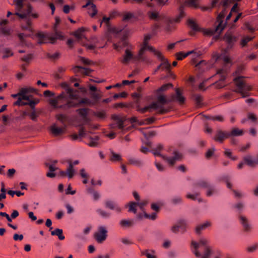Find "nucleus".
Masks as SVG:
<instances>
[{"mask_svg":"<svg viewBox=\"0 0 258 258\" xmlns=\"http://www.w3.org/2000/svg\"><path fill=\"white\" fill-rule=\"evenodd\" d=\"M113 119L116 121L115 126L118 129L123 131L124 130L123 120L118 116H114Z\"/></svg>","mask_w":258,"mask_h":258,"instance_id":"31","label":"nucleus"},{"mask_svg":"<svg viewBox=\"0 0 258 258\" xmlns=\"http://www.w3.org/2000/svg\"><path fill=\"white\" fill-rule=\"evenodd\" d=\"M8 21L6 20L0 21V35L9 37L11 35L12 30L7 27L6 25Z\"/></svg>","mask_w":258,"mask_h":258,"instance_id":"19","label":"nucleus"},{"mask_svg":"<svg viewBox=\"0 0 258 258\" xmlns=\"http://www.w3.org/2000/svg\"><path fill=\"white\" fill-rule=\"evenodd\" d=\"M80 175L81 177L83 178H88L89 177V174L86 172L84 168H82L80 170Z\"/></svg>","mask_w":258,"mask_h":258,"instance_id":"62","label":"nucleus"},{"mask_svg":"<svg viewBox=\"0 0 258 258\" xmlns=\"http://www.w3.org/2000/svg\"><path fill=\"white\" fill-rule=\"evenodd\" d=\"M107 233V230L105 227L99 226L98 232L94 234V238L98 243H101L106 239Z\"/></svg>","mask_w":258,"mask_h":258,"instance_id":"11","label":"nucleus"},{"mask_svg":"<svg viewBox=\"0 0 258 258\" xmlns=\"http://www.w3.org/2000/svg\"><path fill=\"white\" fill-rule=\"evenodd\" d=\"M190 248L192 252L198 258H210L212 253L209 241L204 237L200 238L197 241L192 240Z\"/></svg>","mask_w":258,"mask_h":258,"instance_id":"5","label":"nucleus"},{"mask_svg":"<svg viewBox=\"0 0 258 258\" xmlns=\"http://www.w3.org/2000/svg\"><path fill=\"white\" fill-rule=\"evenodd\" d=\"M94 114L100 119H104L106 116V113L104 111L95 112Z\"/></svg>","mask_w":258,"mask_h":258,"instance_id":"49","label":"nucleus"},{"mask_svg":"<svg viewBox=\"0 0 258 258\" xmlns=\"http://www.w3.org/2000/svg\"><path fill=\"white\" fill-rule=\"evenodd\" d=\"M185 4L194 8H198L199 7L198 0H187L185 2Z\"/></svg>","mask_w":258,"mask_h":258,"instance_id":"41","label":"nucleus"},{"mask_svg":"<svg viewBox=\"0 0 258 258\" xmlns=\"http://www.w3.org/2000/svg\"><path fill=\"white\" fill-rule=\"evenodd\" d=\"M222 60L225 63H229L230 61V58L226 55L225 53L216 56V60Z\"/></svg>","mask_w":258,"mask_h":258,"instance_id":"37","label":"nucleus"},{"mask_svg":"<svg viewBox=\"0 0 258 258\" xmlns=\"http://www.w3.org/2000/svg\"><path fill=\"white\" fill-rule=\"evenodd\" d=\"M177 224H178L179 229H180L182 232L185 231L186 228L187 227V223L185 220L181 219L177 222Z\"/></svg>","mask_w":258,"mask_h":258,"instance_id":"44","label":"nucleus"},{"mask_svg":"<svg viewBox=\"0 0 258 258\" xmlns=\"http://www.w3.org/2000/svg\"><path fill=\"white\" fill-rule=\"evenodd\" d=\"M193 98L196 102L197 106H200L201 101H202V97L201 96L198 95H195L193 96Z\"/></svg>","mask_w":258,"mask_h":258,"instance_id":"59","label":"nucleus"},{"mask_svg":"<svg viewBox=\"0 0 258 258\" xmlns=\"http://www.w3.org/2000/svg\"><path fill=\"white\" fill-rule=\"evenodd\" d=\"M134 224V220L133 219H122L119 222V225L122 228H130L133 226Z\"/></svg>","mask_w":258,"mask_h":258,"instance_id":"26","label":"nucleus"},{"mask_svg":"<svg viewBox=\"0 0 258 258\" xmlns=\"http://www.w3.org/2000/svg\"><path fill=\"white\" fill-rule=\"evenodd\" d=\"M151 38V36L149 34L146 35L144 37V42L143 43V46L140 49V55L141 54H144L145 51L147 50H149L152 52H153L154 53L157 51L155 48H154L152 46H150L148 44V41L150 40Z\"/></svg>","mask_w":258,"mask_h":258,"instance_id":"15","label":"nucleus"},{"mask_svg":"<svg viewBox=\"0 0 258 258\" xmlns=\"http://www.w3.org/2000/svg\"><path fill=\"white\" fill-rule=\"evenodd\" d=\"M211 183L206 180H200L195 183V186L207 189Z\"/></svg>","mask_w":258,"mask_h":258,"instance_id":"34","label":"nucleus"},{"mask_svg":"<svg viewBox=\"0 0 258 258\" xmlns=\"http://www.w3.org/2000/svg\"><path fill=\"white\" fill-rule=\"evenodd\" d=\"M188 26L194 31H198L199 29L196 23L191 19H189L187 21Z\"/></svg>","mask_w":258,"mask_h":258,"instance_id":"39","label":"nucleus"},{"mask_svg":"<svg viewBox=\"0 0 258 258\" xmlns=\"http://www.w3.org/2000/svg\"><path fill=\"white\" fill-rule=\"evenodd\" d=\"M206 118L208 119L212 120H217L219 121H223L224 120L223 117L222 116L218 115L215 116H207Z\"/></svg>","mask_w":258,"mask_h":258,"instance_id":"56","label":"nucleus"},{"mask_svg":"<svg viewBox=\"0 0 258 258\" xmlns=\"http://www.w3.org/2000/svg\"><path fill=\"white\" fill-rule=\"evenodd\" d=\"M96 213L103 218L107 219L110 217V214L105 210L99 208L96 209Z\"/></svg>","mask_w":258,"mask_h":258,"instance_id":"36","label":"nucleus"},{"mask_svg":"<svg viewBox=\"0 0 258 258\" xmlns=\"http://www.w3.org/2000/svg\"><path fill=\"white\" fill-rule=\"evenodd\" d=\"M128 163L130 164L133 165L138 167H141L143 165V162L141 160L135 158H128Z\"/></svg>","mask_w":258,"mask_h":258,"instance_id":"30","label":"nucleus"},{"mask_svg":"<svg viewBox=\"0 0 258 258\" xmlns=\"http://www.w3.org/2000/svg\"><path fill=\"white\" fill-rule=\"evenodd\" d=\"M91 195L92 196L93 200L94 201H98L101 197V195L100 193L96 190H95V191L93 192Z\"/></svg>","mask_w":258,"mask_h":258,"instance_id":"57","label":"nucleus"},{"mask_svg":"<svg viewBox=\"0 0 258 258\" xmlns=\"http://www.w3.org/2000/svg\"><path fill=\"white\" fill-rule=\"evenodd\" d=\"M142 254L145 255L147 258H157L155 255L150 253L149 250L143 251Z\"/></svg>","mask_w":258,"mask_h":258,"instance_id":"61","label":"nucleus"},{"mask_svg":"<svg viewBox=\"0 0 258 258\" xmlns=\"http://www.w3.org/2000/svg\"><path fill=\"white\" fill-rule=\"evenodd\" d=\"M66 91V94H61L54 98L50 99L49 103L54 108L67 109L82 104L90 103V100L87 98L78 100V95L73 88L67 86Z\"/></svg>","mask_w":258,"mask_h":258,"instance_id":"3","label":"nucleus"},{"mask_svg":"<svg viewBox=\"0 0 258 258\" xmlns=\"http://www.w3.org/2000/svg\"><path fill=\"white\" fill-rule=\"evenodd\" d=\"M33 55L32 54H28L25 55L20 58L21 61L28 64L32 59Z\"/></svg>","mask_w":258,"mask_h":258,"instance_id":"45","label":"nucleus"},{"mask_svg":"<svg viewBox=\"0 0 258 258\" xmlns=\"http://www.w3.org/2000/svg\"><path fill=\"white\" fill-rule=\"evenodd\" d=\"M243 161L245 164L249 167H253L256 165V160L253 159L251 156L247 155L243 157Z\"/></svg>","mask_w":258,"mask_h":258,"instance_id":"28","label":"nucleus"},{"mask_svg":"<svg viewBox=\"0 0 258 258\" xmlns=\"http://www.w3.org/2000/svg\"><path fill=\"white\" fill-rule=\"evenodd\" d=\"M241 0H223L222 1L221 4L224 7V9L217 17V21L218 22V24L216 26L215 28L213 29L207 30L205 31V34L207 35L211 36L214 35L215 33H217L218 34L214 36L213 39L215 41L218 40L220 37V34L224 29L225 26V23H223V19L225 17L226 9L229 6L230 4H232L235 2H239Z\"/></svg>","mask_w":258,"mask_h":258,"instance_id":"6","label":"nucleus"},{"mask_svg":"<svg viewBox=\"0 0 258 258\" xmlns=\"http://www.w3.org/2000/svg\"><path fill=\"white\" fill-rule=\"evenodd\" d=\"M137 206H138L141 210L144 212V207L146 206L148 203V201L147 200H144L141 202H136Z\"/></svg>","mask_w":258,"mask_h":258,"instance_id":"50","label":"nucleus"},{"mask_svg":"<svg viewBox=\"0 0 258 258\" xmlns=\"http://www.w3.org/2000/svg\"><path fill=\"white\" fill-rule=\"evenodd\" d=\"M85 31L83 28H81L77 30L74 32V36L77 39L79 42H80L83 38V33Z\"/></svg>","mask_w":258,"mask_h":258,"instance_id":"38","label":"nucleus"},{"mask_svg":"<svg viewBox=\"0 0 258 258\" xmlns=\"http://www.w3.org/2000/svg\"><path fill=\"white\" fill-rule=\"evenodd\" d=\"M223 39L227 44V48L225 50L226 52L232 47L233 44L236 41V37L230 33H227L225 34Z\"/></svg>","mask_w":258,"mask_h":258,"instance_id":"18","label":"nucleus"},{"mask_svg":"<svg viewBox=\"0 0 258 258\" xmlns=\"http://www.w3.org/2000/svg\"><path fill=\"white\" fill-rule=\"evenodd\" d=\"M129 206V212H132L134 214H136L137 213V209L136 207L137 206V203L131 202L128 204Z\"/></svg>","mask_w":258,"mask_h":258,"instance_id":"47","label":"nucleus"},{"mask_svg":"<svg viewBox=\"0 0 258 258\" xmlns=\"http://www.w3.org/2000/svg\"><path fill=\"white\" fill-rule=\"evenodd\" d=\"M239 220L243 231L247 233H250L252 229V226L248 218L243 215H240Z\"/></svg>","mask_w":258,"mask_h":258,"instance_id":"12","label":"nucleus"},{"mask_svg":"<svg viewBox=\"0 0 258 258\" xmlns=\"http://www.w3.org/2000/svg\"><path fill=\"white\" fill-rule=\"evenodd\" d=\"M172 86L171 84H167L162 86L157 90L158 95L157 100L144 108H139L138 110L144 113L147 111L151 112L152 110H155L157 111V113L163 114L169 110L170 108L166 106L169 103L172 101H177L180 104H183L185 99L179 89H176L175 94L172 95L171 99H168L165 96L160 94L161 92L167 90Z\"/></svg>","mask_w":258,"mask_h":258,"instance_id":"1","label":"nucleus"},{"mask_svg":"<svg viewBox=\"0 0 258 258\" xmlns=\"http://www.w3.org/2000/svg\"><path fill=\"white\" fill-rule=\"evenodd\" d=\"M222 180L225 181L226 183L227 187L231 189L232 187V184L229 182L230 177L228 175L224 176Z\"/></svg>","mask_w":258,"mask_h":258,"instance_id":"54","label":"nucleus"},{"mask_svg":"<svg viewBox=\"0 0 258 258\" xmlns=\"http://www.w3.org/2000/svg\"><path fill=\"white\" fill-rule=\"evenodd\" d=\"M211 223L209 221H206L203 224L198 225L195 228V232L196 234L199 235L202 233V231L205 230L208 227L211 226Z\"/></svg>","mask_w":258,"mask_h":258,"instance_id":"25","label":"nucleus"},{"mask_svg":"<svg viewBox=\"0 0 258 258\" xmlns=\"http://www.w3.org/2000/svg\"><path fill=\"white\" fill-rule=\"evenodd\" d=\"M247 117L248 119L251 120L252 122H256L257 117L256 115L252 113H248Z\"/></svg>","mask_w":258,"mask_h":258,"instance_id":"63","label":"nucleus"},{"mask_svg":"<svg viewBox=\"0 0 258 258\" xmlns=\"http://www.w3.org/2000/svg\"><path fill=\"white\" fill-rule=\"evenodd\" d=\"M104 206L106 208L115 211L117 213H120L122 211V208L119 204L111 199L106 200L104 201Z\"/></svg>","mask_w":258,"mask_h":258,"instance_id":"13","label":"nucleus"},{"mask_svg":"<svg viewBox=\"0 0 258 258\" xmlns=\"http://www.w3.org/2000/svg\"><path fill=\"white\" fill-rule=\"evenodd\" d=\"M154 54L159 59L162 61V62L160 64L161 67L163 69H165L167 71L169 72L170 71L171 65L168 60L162 55L160 51H157L155 52Z\"/></svg>","mask_w":258,"mask_h":258,"instance_id":"16","label":"nucleus"},{"mask_svg":"<svg viewBox=\"0 0 258 258\" xmlns=\"http://www.w3.org/2000/svg\"><path fill=\"white\" fill-rule=\"evenodd\" d=\"M30 17L36 19L39 17V14L34 11L28 0H17V18L25 20V24H22L21 28L23 30L29 31V33H17V37L22 42L24 41L26 37L31 36L32 33Z\"/></svg>","mask_w":258,"mask_h":258,"instance_id":"2","label":"nucleus"},{"mask_svg":"<svg viewBox=\"0 0 258 258\" xmlns=\"http://www.w3.org/2000/svg\"><path fill=\"white\" fill-rule=\"evenodd\" d=\"M60 54L58 52H55L54 54H50V53H47V56L53 60H55L56 59H57L59 57Z\"/></svg>","mask_w":258,"mask_h":258,"instance_id":"60","label":"nucleus"},{"mask_svg":"<svg viewBox=\"0 0 258 258\" xmlns=\"http://www.w3.org/2000/svg\"><path fill=\"white\" fill-rule=\"evenodd\" d=\"M21 68L22 72L17 73V80L21 79L24 76V72L26 71L25 64H22Z\"/></svg>","mask_w":258,"mask_h":258,"instance_id":"48","label":"nucleus"},{"mask_svg":"<svg viewBox=\"0 0 258 258\" xmlns=\"http://www.w3.org/2000/svg\"><path fill=\"white\" fill-rule=\"evenodd\" d=\"M228 138H229L228 132L219 130L217 131L214 139L220 143H223V141Z\"/></svg>","mask_w":258,"mask_h":258,"instance_id":"22","label":"nucleus"},{"mask_svg":"<svg viewBox=\"0 0 258 258\" xmlns=\"http://www.w3.org/2000/svg\"><path fill=\"white\" fill-rule=\"evenodd\" d=\"M99 137L98 136H95L94 137H91L90 138V142L88 144L89 146L92 147H97L98 143V141Z\"/></svg>","mask_w":258,"mask_h":258,"instance_id":"40","label":"nucleus"},{"mask_svg":"<svg viewBox=\"0 0 258 258\" xmlns=\"http://www.w3.org/2000/svg\"><path fill=\"white\" fill-rule=\"evenodd\" d=\"M229 138L231 137L240 136L243 134L242 130H239L238 128H233L231 132H228Z\"/></svg>","mask_w":258,"mask_h":258,"instance_id":"35","label":"nucleus"},{"mask_svg":"<svg viewBox=\"0 0 258 258\" xmlns=\"http://www.w3.org/2000/svg\"><path fill=\"white\" fill-rule=\"evenodd\" d=\"M69 166H68V172H69V178H72L74 176L75 174V170L74 168V166L75 165H77L79 163V160H75L74 162H72L71 161H68Z\"/></svg>","mask_w":258,"mask_h":258,"instance_id":"21","label":"nucleus"},{"mask_svg":"<svg viewBox=\"0 0 258 258\" xmlns=\"http://www.w3.org/2000/svg\"><path fill=\"white\" fill-rule=\"evenodd\" d=\"M258 248V243H255L252 245L249 246L246 248L247 252L251 253L255 251Z\"/></svg>","mask_w":258,"mask_h":258,"instance_id":"51","label":"nucleus"},{"mask_svg":"<svg viewBox=\"0 0 258 258\" xmlns=\"http://www.w3.org/2000/svg\"><path fill=\"white\" fill-rule=\"evenodd\" d=\"M149 17L154 20H157L158 18V14L154 12H150L149 13Z\"/></svg>","mask_w":258,"mask_h":258,"instance_id":"64","label":"nucleus"},{"mask_svg":"<svg viewBox=\"0 0 258 258\" xmlns=\"http://www.w3.org/2000/svg\"><path fill=\"white\" fill-rule=\"evenodd\" d=\"M196 67L197 69L200 70L201 72H204L205 70H208L210 68V65L208 64L205 60H201L198 63Z\"/></svg>","mask_w":258,"mask_h":258,"instance_id":"29","label":"nucleus"},{"mask_svg":"<svg viewBox=\"0 0 258 258\" xmlns=\"http://www.w3.org/2000/svg\"><path fill=\"white\" fill-rule=\"evenodd\" d=\"M233 81L236 86L235 91L240 94L242 98L250 95L249 91L251 90V87L245 82L243 77L237 76L233 79Z\"/></svg>","mask_w":258,"mask_h":258,"instance_id":"9","label":"nucleus"},{"mask_svg":"<svg viewBox=\"0 0 258 258\" xmlns=\"http://www.w3.org/2000/svg\"><path fill=\"white\" fill-rule=\"evenodd\" d=\"M145 61L146 58L143 56V54L140 55V50H139L138 55H135L132 51L128 49H126L125 50L124 54L122 57L120 58V61L124 64H127L129 63L130 60L138 61V60Z\"/></svg>","mask_w":258,"mask_h":258,"instance_id":"10","label":"nucleus"},{"mask_svg":"<svg viewBox=\"0 0 258 258\" xmlns=\"http://www.w3.org/2000/svg\"><path fill=\"white\" fill-rule=\"evenodd\" d=\"M200 195V193L198 191H196L194 194H187L186 195L187 198L190 199L192 200H197L198 197Z\"/></svg>","mask_w":258,"mask_h":258,"instance_id":"52","label":"nucleus"},{"mask_svg":"<svg viewBox=\"0 0 258 258\" xmlns=\"http://www.w3.org/2000/svg\"><path fill=\"white\" fill-rule=\"evenodd\" d=\"M145 144L151 149L153 154L155 156H158L162 157V159L171 166H173L174 164L177 161H179L181 158V155L177 151H174L172 156H170L161 154L160 152L163 148V147L161 144H158L156 147L152 148L151 142L149 141H147Z\"/></svg>","mask_w":258,"mask_h":258,"instance_id":"7","label":"nucleus"},{"mask_svg":"<svg viewBox=\"0 0 258 258\" xmlns=\"http://www.w3.org/2000/svg\"><path fill=\"white\" fill-rule=\"evenodd\" d=\"M127 45L128 42H127L125 36H123L118 43L113 44V47L115 50H119Z\"/></svg>","mask_w":258,"mask_h":258,"instance_id":"24","label":"nucleus"},{"mask_svg":"<svg viewBox=\"0 0 258 258\" xmlns=\"http://www.w3.org/2000/svg\"><path fill=\"white\" fill-rule=\"evenodd\" d=\"M51 234L53 236H57L58 239L60 240H64L65 238L64 236L63 235V230L61 229L56 228L51 231Z\"/></svg>","mask_w":258,"mask_h":258,"instance_id":"33","label":"nucleus"},{"mask_svg":"<svg viewBox=\"0 0 258 258\" xmlns=\"http://www.w3.org/2000/svg\"><path fill=\"white\" fill-rule=\"evenodd\" d=\"M182 198L179 196L174 197L171 199V202L174 205L180 204L182 203Z\"/></svg>","mask_w":258,"mask_h":258,"instance_id":"53","label":"nucleus"},{"mask_svg":"<svg viewBox=\"0 0 258 258\" xmlns=\"http://www.w3.org/2000/svg\"><path fill=\"white\" fill-rule=\"evenodd\" d=\"M50 131L54 136H60L64 133V128L58 127L56 124H53L50 126Z\"/></svg>","mask_w":258,"mask_h":258,"instance_id":"23","label":"nucleus"},{"mask_svg":"<svg viewBox=\"0 0 258 258\" xmlns=\"http://www.w3.org/2000/svg\"><path fill=\"white\" fill-rule=\"evenodd\" d=\"M144 216L145 218L147 219H150L152 220H154L157 218V214L155 213H152V214L150 215L146 213V212H144Z\"/></svg>","mask_w":258,"mask_h":258,"instance_id":"58","label":"nucleus"},{"mask_svg":"<svg viewBox=\"0 0 258 258\" xmlns=\"http://www.w3.org/2000/svg\"><path fill=\"white\" fill-rule=\"evenodd\" d=\"M238 7V4L237 3H235L234 6L232 7L230 12L228 15V16L226 17V21H228L231 18L232 15L233 13H237V8Z\"/></svg>","mask_w":258,"mask_h":258,"instance_id":"46","label":"nucleus"},{"mask_svg":"<svg viewBox=\"0 0 258 258\" xmlns=\"http://www.w3.org/2000/svg\"><path fill=\"white\" fill-rule=\"evenodd\" d=\"M73 71L75 73H80L84 75H89L90 70L79 66H76L73 68Z\"/></svg>","mask_w":258,"mask_h":258,"instance_id":"27","label":"nucleus"},{"mask_svg":"<svg viewBox=\"0 0 258 258\" xmlns=\"http://www.w3.org/2000/svg\"><path fill=\"white\" fill-rule=\"evenodd\" d=\"M110 19V18L106 17V16H104L103 17L102 21H101L100 22V26H101L103 22H104L105 23L106 27L108 28V30L110 32L115 34L116 35H119L120 33H121L123 31V30L121 29L115 28V27L112 28L111 27L110 23H109Z\"/></svg>","mask_w":258,"mask_h":258,"instance_id":"17","label":"nucleus"},{"mask_svg":"<svg viewBox=\"0 0 258 258\" xmlns=\"http://www.w3.org/2000/svg\"><path fill=\"white\" fill-rule=\"evenodd\" d=\"M217 74L220 76V78L215 82V85L217 88H222L225 86L224 81L226 79L227 73L225 70L222 69L218 70Z\"/></svg>","mask_w":258,"mask_h":258,"instance_id":"14","label":"nucleus"},{"mask_svg":"<svg viewBox=\"0 0 258 258\" xmlns=\"http://www.w3.org/2000/svg\"><path fill=\"white\" fill-rule=\"evenodd\" d=\"M30 93L38 94V91L32 87L21 88L17 93V105H29L31 109L29 115L31 119L35 120L37 117L35 106L40 102V99L34 98L29 94Z\"/></svg>","mask_w":258,"mask_h":258,"instance_id":"4","label":"nucleus"},{"mask_svg":"<svg viewBox=\"0 0 258 258\" xmlns=\"http://www.w3.org/2000/svg\"><path fill=\"white\" fill-rule=\"evenodd\" d=\"M54 34L53 35L44 34L42 32H38L35 35L37 42L38 44L47 43L49 42L51 44H54L56 39H63V36L61 33L57 31L55 29Z\"/></svg>","mask_w":258,"mask_h":258,"instance_id":"8","label":"nucleus"},{"mask_svg":"<svg viewBox=\"0 0 258 258\" xmlns=\"http://www.w3.org/2000/svg\"><path fill=\"white\" fill-rule=\"evenodd\" d=\"M217 193V190L215 186L212 184H210V185L207 187L206 189V195L207 197H210L213 196L215 194Z\"/></svg>","mask_w":258,"mask_h":258,"instance_id":"32","label":"nucleus"},{"mask_svg":"<svg viewBox=\"0 0 258 258\" xmlns=\"http://www.w3.org/2000/svg\"><path fill=\"white\" fill-rule=\"evenodd\" d=\"M252 39H253V37H250V36H246V37H244L241 40V45H242V47L246 46L247 43L249 41H251Z\"/></svg>","mask_w":258,"mask_h":258,"instance_id":"55","label":"nucleus"},{"mask_svg":"<svg viewBox=\"0 0 258 258\" xmlns=\"http://www.w3.org/2000/svg\"><path fill=\"white\" fill-rule=\"evenodd\" d=\"M195 50H191L186 53L179 52L176 54V58L178 60H182L190 54H192Z\"/></svg>","mask_w":258,"mask_h":258,"instance_id":"43","label":"nucleus"},{"mask_svg":"<svg viewBox=\"0 0 258 258\" xmlns=\"http://www.w3.org/2000/svg\"><path fill=\"white\" fill-rule=\"evenodd\" d=\"M89 110V109L87 108H80L76 110L85 122H88L89 121L88 118Z\"/></svg>","mask_w":258,"mask_h":258,"instance_id":"20","label":"nucleus"},{"mask_svg":"<svg viewBox=\"0 0 258 258\" xmlns=\"http://www.w3.org/2000/svg\"><path fill=\"white\" fill-rule=\"evenodd\" d=\"M110 160L113 162L120 161L122 160V158L119 154H116L115 152L111 151Z\"/></svg>","mask_w":258,"mask_h":258,"instance_id":"42","label":"nucleus"}]
</instances>
